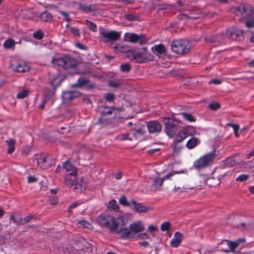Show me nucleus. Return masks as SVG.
Masks as SVG:
<instances>
[{"instance_id":"f257e3e1","label":"nucleus","mask_w":254,"mask_h":254,"mask_svg":"<svg viewBox=\"0 0 254 254\" xmlns=\"http://www.w3.org/2000/svg\"><path fill=\"white\" fill-rule=\"evenodd\" d=\"M115 52H126L127 53V57L131 61L135 63H146L152 62L154 60V56L151 53L147 51L146 47H143L141 51L136 52L134 49L130 50H125L124 48L120 45H117L114 47Z\"/></svg>"},{"instance_id":"f03ea898","label":"nucleus","mask_w":254,"mask_h":254,"mask_svg":"<svg viewBox=\"0 0 254 254\" xmlns=\"http://www.w3.org/2000/svg\"><path fill=\"white\" fill-rule=\"evenodd\" d=\"M229 224L234 228H240L244 230L252 229L254 227V218L251 217V220H248V217L238 214L230 216Z\"/></svg>"},{"instance_id":"7ed1b4c3","label":"nucleus","mask_w":254,"mask_h":254,"mask_svg":"<svg viewBox=\"0 0 254 254\" xmlns=\"http://www.w3.org/2000/svg\"><path fill=\"white\" fill-rule=\"evenodd\" d=\"M62 80L58 77H55L49 82V87H47L44 91L43 98L41 104L39 106V109L43 110L45 108L46 102L52 98L55 94L57 88L60 86Z\"/></svg>"},{"instance_id":"20e7f679","label":"nucleus","mask_w":254,"mask_h":254,"mask_svg":"<svg viewBox=\"0 0 254 254\" xmlns=\"http://www.w3.org/2000/svg\"><path fill=\"white\" fill-rule=\"evenodd\" d=\"M69 253L72 254H83L84 252H90L92 248L85 239L80 237L73 241L71 246L66 248Z\"/></svg>"},{"instance_id":"39448f33","label":"nucleus","mask_w":254,"mask_h":254,"mask_svg":"<svg viewBox=\"0 0 254 254\" xmlns=\"http://www.w3.org/2000/svg\"><path fill=\"white\" fill-rule=\"evenodd\" d=\"M52 63L53 64L62 66L64 69L74 68L79 64L77 60L69 55H64L59 58H53Z\"/></svg>"},{"instance_id":"423d86ee","label":"nucleus","mask_w":254,"mask_h":254,"mask_svg":"<svg viewBox=\"0 0 254 254\" xmlns=\"http://www.w3.org/2000/svg\"><path fill=\"white\" fill-rule=\"evenodd\" d=\"M99 109L100 116L97 124L102 125H107L110 123L111 116L114 111H120L119 108L107 105L100 106Z\"/></svg>"},{"instance_id":"0eeeda50","label":"nucleus","mask_w":254,"mask_h":254,"mask_svg":"<svg viewBox=\"0 0 254 254\" xmlns=\"http://www.w3.org/2000/svg\"><path fill=\"white\" fill-rule=\"evenodd\" d=\"M127 223L128 219L125 216H121L117 218L115 217L110 232L120 234L121 237L123 239L124 233L127 231Z\"/></svg>"},{"instance_id":"6e6552de","label":"nucleus","mask_w":254,"mask_h":254,"mask_svg":"<svg viewBox=\"0 0 254 254\" xmlns=\"http://www.w3.org/2000/svg\"><path fill=\"white\" fill-rule=\"evenodd\" d=\"M216 157V150L214 149L195 160L193 163V167L196 170L200 171L210 165Z\"/></svg>"},{"instance_id":"1a4fd4ad","label":"nucleus","mask_w":254,"mask_h":254,"mask_svg":"<svg viewBox=\"0 0 254 254\" xmlns=\"http://www.w3.org/2000/svg\"><path fill=\"white\" fill-rule=\"evenodd\" d=\"M190 46L188 40L184 39L173 40L171 43L172 51L180 55H184L190 51Z\"/></svg>"},{"instance_id":"9d476101","label":"nucleus","mask_w":254,"mask_h":254,"mask_svg":"<svg viewBox=\"0 0 254 254\" xmlns=\"http://www.w3.org/2000/svg\"><path fill=\"white\" fill-rule=\"evenodd\" d=\"M162 121L164 123V130L166 134L170 137H173L175 134L181 122L174 118L166 117L162 118Z\"/></svg>"},{"instance_id":"9b49d317","label":"nucleus","mask_w":254,"mask_h":254,"mask_svg":"<svg viewBox=\"0 0 254 254\" xmlns=\"http://www.w3.org/2000/svg\"><path fill=\"white\" fill-rule=\"evenodd\" d=\"M234 13L246 19L254 16V7L250 4H241L234 8Z\"/></svg>"},{"instance_id":"f8f14e48","label":"nucleus","mask_w":254,"mask_h":254,"mask_svg":"<svg viewBox=\"0 0 254 254\" xmlns=\"http://www.w3.org/2000/svg\"><path fill=\"white\" fill-rule=\"evenodd\" d=\"M226 35L229 39L236 41H243L245 39V32L238 27H230L227 28Z\"/></svg>"},{"instance_id":"ddd939ff","label":"nucleus","mask_w":254,"mask_h":254,"mask_svg":"<svg viewBox=\"0 0 254 254\" xmlns=\"http://www.w3.org/2000/svg\"><path fill=\"white\" fill-rule=\"evenodd\" d=\"M143 230L144 226L140 221L133 222L129 225V227H127V231L124 233L123 239L133 238L137 233Z\"/></svg>"},{"instance_id":"4468645a","label":"nucleus","mask_w":254,"mask_h":254,"mask_svg":"<svg viewBox=\"0 0 254 254\" xmlns=\"http://www.w3.org/2000/svg\"><path fill=\"white\" fill-rule=\"evenodd\" d=\"M115 217L108 213H103L100 214L97 218V223L102 227L111 230L112 223L114 222Z\"/></svg>"},{"instance_id":"2eb2a0df","label":"nucleus","mask_w":254,"mask_h":254,"mask_svg":"<svg viewBox=\"0 0 254 254\" xmlns=\"http://www.w3.org/2000/svg\"><path fill=\"white\" fill-rule=\"evenodd\" d=\"M10 67L13 71L16 72H27L30 70L29 66L26 63L16 58L11 60Z\"/></svg>"},{"instance_id":"dca6fc26","label":"nucleus","mask_w":254,"mask_h":254,"mask_svg":"<svg viewBox=\"0 0 254 254\" xmlns=\"http://www.w3.org/2000/svg\"><path fill=\"white\" fill-rule=\"evenodd\" d=\"M148 131L151 134H158L162 129L161 124L157 120L149 121L145 122Z\"/></svg>"},{"instance_id":"f3484780","label":"nucleus","mask_w":254,"mask_h":254,"mask_svg":"<svg viewBox=\"0 0 254 254\" xmlns=\"http://www.w3.org/2000/svg\"><path fill=\"white\" fill-rule=\"evenodd\" d=\"M99 32L100 35L105 38L106 42L116 41L120 37V33L115 31L107 32L103 28H100Z\"/></svg>"},{"instance_id":"a211bd4d","label":"nucleus","mask_w":254,"mask_h":254,"mask_svg":"<svg viewBox=\"0 0 254 254\" xmlns=\"http://www.w3.org/2000/svg\"><path fill=\"white\" fill-rule=\"evenodd\" d=\"M131 204L133 205L134 210L138 213H146L151 210V208L144 205L142 203L138 202L134 199H131Z\"/></svg>"},{"instance_id":"6ab92c4d","label":"nucleus","mask_w":254,"mask_h":254,"mask_svg":"<svg viewBox=\"0 0 254 254\" xmlns=\"http://www.w3.org/2000/svg\"><path fill=\"white\" fill-rule=\"evenodd\" d=\"M87 86L89 88H92L94 87V85L92 83H90L89 79L84 76H80L77 80L76 83L72 85L74 87H83Z\"/></svg>"},{"instance_id":"aec40b11","label":"nucleus","mask_w":254,"mask_h":254,"mask_svg":"<svg viewBox=\"0 0 254 254\" xmlns=\"http://www.w3.org/2000/svg\"><path fill=\"white\" fill-rule=\"evenodd\" d=\"M128 41L132 43H139L140 45H143L147 42L144 35H138L135 33H131L130 35L128 38Z\"/></svg>"},{"instance_id":"412c9836","label":"nucleus","mask_w":254,"mask_h":254,"mask_svg":"<svg viewBox=\"0 0 254 254\" xmlns=\"http://www.w3.org/2000/svg\"><path fill=\"white\" fill-rule=\"evenodd\" d=\"M225 242L227 243V245L229 246V249H224L223 251L226 253L233 252L236 254H240L239 252H236L235 249L238 246L240 242H244V240L242 239L237 240L235 242H232L230 240H225Z\"/></svg>"},{"instance_id":"4be33fe9","label":"nucleus","mask_w":254,"mask_h":254,"mask_svg":"<svg viewBox=\"0 0 254 254\" xmlns=\"http://www.w3.org/2000/svg\"><path fill=\"white\" fill-rule=\"evenodd\" d=\"M79 96V93L76 91H64L62 95L64 103H67Z\"/></svg>"},{"instance_id":"5701e85b","label":"nucleus","mask_w":254,"mask_h":254,"mask_svg":"<svg viewBox=\"0 0 254 254\" xmlns=\"http://www.w3.org/2000/svg\"><path fill=\"white\" fill-rule=\"evenodd\" d=\"M38 165L43 170L49 168L51 164L48 161L46 155H41L37 158Z\"/></svg>"},{"instance_id":"b1692460","label":"nucleus","mask_w":254,"mask_h":254,"mask_svg":"<svg viewBox=\"0 0 254 254\" xmlns=\"http://www.w3.org/2000/svg\"><path fill=\"white\" fill-rule=\"evenodd\" d=\"M63 169L66 171V174L78 175L77 168L68 160H66L63 163Z\"/></svg>"},{"instance_id":"393cba45","label":"nucleus","mask_w":254,"mask_h":254,"mask_svg":"<svg viewBox=\"0 0 254 254\" xmlns=\"http://www.w3.org/2000/svg\"><path fill=\"white\" fill-rule=\"evenodd\" d=\"M130 131L132 132L133 135L135 139H138L146 134V131L144 126H140L136 128L130 129Z\"/></svg>"},{"instance_id":"a878e982","label":"nucleus","mask_w":254,"mask_h":254,"mask_svg":"<svg viewBox=\"0 0 254 254\" xmlns=\"http://www.w3.org/2000/svg\"><path fill=\"white\" fill-rule=\"evenodd\" d=\"M182 240V234L179 232H176L174 234V238L170 241V246L173 248H177L181 244Z\"/></svg>"},{"instance_id":"bb28decb","label":"nucleus","mask_w":254,"mask_h":254,"mask_svg":"<svg viewBox=\"0 0 254 254\" xmlns=\"http://www.w3.org/2000/svg\"><path fill=\"white\" fill-rule=\"evenodd\" d=\"M77 175L66 174L64 176V184L69 188L72 187L77 179Z\"/></svg>"},{"instance_id":"cd10ccee","label":"nucleus","mask_w":254,"mask_h":254,"mask_svg":"<svg viewBox=\"0 0 254 254\" xmlns=\"http://www.w3.org/2000/svg\"><path fill=\"white\" fill-rule=\"evenodd\" d=\"M86 187V184L82 179H76L74 183V190L77 193H81L85 190Z\"/></svg>"},{"instance_id":"c85d7f7f","label":"nucleus","mask_w":254,"mask_h":254,"mask_svg":"<svg viewBox=\"0 0 254 254\" xmlns=\"http://www.w3.org/2000/svg\"><path fill=\"white\" fill-rule=\"evenodd\" d=\"M199 143L200 141L197 138L193 137L188 141L186 147L189 149H191L195 147Z\"/></svg>"},{"instance_id":"c756f323","label":"nucleus","mask_w":254,"mask_h":254,"mask_svg":"<svg viewBox=\"0 0 254 254\" xmlns=\"http://www.w3.org/2000/svg\"><path fill=\"white\" fill-rule=\"evenodd\" d=\"M186 137L187 135L182 129L179 131L175 136L173 142L180 143L182 142Z\"/></svg>"},{"instance_id":"7c9ffc66","label":"nucleus","mask_w":254,"mask_h":254,"mask_svg":"<svg viewBox=\"0 0 254 254\" xmlns=\"http://www.w3.org/2000/svg\"><path fill=\"white\" fill-rule=\"evenodd\" d=\"M7 146L8 147V150L7 151V154L12 153L15 150V141L14 139L10 138L9 140L5 141Z\"/></svg>"},{"instance_id":"2f4dec72","label":"nucleus","mask_w":254,"mask_h":254,"mask_svg":"<svg viewBox=\"0 0 254 254\" xmlns=\"http://www.w3.org/2000/svg\"><path fill=\"white\" fill-rule=\"evenodd\" d=\"M40 18L43 21L50 22L53 19V16L51 13L45 10L41 13Z\"/></svg>"},{"instance_id":"473e14b6","label":"nucleus","mask_w":254,"mask_h":254,"mask_svg":"<svg viewBox=\"0 0 254 254\" xmlns=\"http://www.w3.org/2000/svg\"><path fill=\"white\" fill-rule=\"evenodd\" d=\"M237 164L236 161L234 157L227 158L224 161L225 167L231 168Z\"/></svg>"},{"instance_id":"72a5a7b5","label":"nucleus","mask_w":254,"mask_h":254,"mask_svg":"<svg viewBox=\"0 0 254 254\" xmlns=\"http://www.w3.org/2000/svg\"><path fill=\"white\" fill-rule=\"evenodd\" d=\"M124 18L126 20L129 22L139 21L140 19L138 14L132 13L126 14L124 16Z\"/></svg>"},{"instance_id":"f704fd0d","label":"nucleus","mask_w":254,"mask_h":254,"mask_svg":"<svg viewBox=\"0 0 254 254\" xmlns=\"http://www.w3.org/2000/svg\"><path fill=\"white\" fill-rule=\"evenodd\" d=\"M15 45L14 40L11 38H9L4 41L3 46L6 49H10L14 48Z\"/></svg>"},{"instance_id":"c9c22d12","label":"nucleus","mask_w":254,"mask_h":254,"mask_svg":"<svg viewBox=\"0 0 254 254\" xmlns=\"http://www.w3.org/2000/svg\"><path fill=\"white\" fill-rule=\"evenodd\" d=\"M10 220L12 221L17 226H20L23 223V218L19 215H11Z\"/></svg>"},{"instance_id":"e433bc0d","label":"nucleus","mask_w":254,"mask_h":254,"mask_svg":"<svg viewBox=\"0 0 254 254\" xmlns=\"http://www.w3.org/2000/svg\"><path fill=\"white\" fill-rule=\"evenodd\" d=\"M152 50L153 52H156L158 54H162L165 53L166 48L164 45L160 44L153 47Z\"/></svg>"},{"instance_id":"4c0bfd02","label":"nucleus","mask_w":254,"mask_h":254,"mask_svg":"<svg viewBox=\"0 0 254 254\" xmlns=\"http://www.w3.org/2000/svg\"><path fill=\"white\" fill-rule=\"evenodd\" d=\"M107 206L108 209L114 210L115 212H118L119 210V206L117 204V201L114 199L110 201Z\"/></svg>"},{"instance_id":"58836bf2","label":"nucleus","mask_w":254,"mask_h":254,"mask_svg":"<svg viewBox=\"0 0 254 254\" xmlns=\"http://www.w3.org/2000/svg\"><path fill=\"white\" fill-rule=\"evenodd\" d=\"M180 115L184 120L189 122H195L196 121L195 118L190 113L184 112L180 113Z\"/></svg>"},{"instance_id":"ea45409f","label":"nucleus","mask_w":254,"mask_h":254,"mask_svg":"<svg viewBox=\"0 0 254 254\" xmlns=\"http://www.w3.org/2000/svg\"><path fill=\"white\" fill-rule=\"evenodd\" d=\"M164 181V179L156 178L153 180L152 187L155 189H158L162 185Z\"/></svg>"},{"instance_id":"a19ab883","label":"nucleus","mask_w":254,"mask_h":254,"mask_svg":"<svg viewBox=\"0 0 254 254\" xmlns=\"http://www.w3.org/2000/svg\"><path fill=\"white\" fill-rule=\"evenodd\" d=\"M79 9L86 13L95 11V9L92 8V5H86L85 4H80Z\"/></svg>"},{"instance_id":"79ce46f5","label":"nucleus","mask_w":254,"mask_h":254,"mask_svg":"<svg viewBox=\"0 0 254 254\" xmlns=\"http://www.w3.org/2000/svg\"><path fill=\"white\" fill-rule=\"evenodd\" d=\"M187 135V137L189 136H193L195 134V130L194 127L192 126H188L182 129Z\"/></svg>"},{"instance_id":"37998d69","label":"nucleus","mask_w":254,"mask_h":254,"mask_svg":"<svg viewBox=\"0 0 254 254\" xmlns=\"http://www.w3.org/2000/svg\"><path fill=\"white\" fill-rule=\"evenodd\" d=\"M119 203L124 206H129L131 204V200L128 202L125 195H122L119 199Z\"/></svg>"},{"instance_id":"c03bdc74","label":"nucleus","mask_w":254,"mask_h":254,"mask_svg":"<svg viewBox=\"0 0 254 254\" xmlns=\"http://www.w3.org/2000/svg\"><path fill=\"white\" fill-rule=\"evenodd\" d=\"M66 27H69V31L74 36L79 37L80 33L79 29L75 27H69V25H66Z\"/></svg>"},{"instance_id":"a18cd8bd","label":"nucleus","mask_w":254,"mask_h":254,"mask_svg":"<svg viewBox=\"0 0 254 254\" xmlns=\"http://www.w3.org/2000/svg\"><path fill=\"white\" fill-rule=\"evenodd\" d=\"M131 69V66L128 63L123 64L120 66V70L123 72H128L130 71Z\"/></svg>"},{"instance_id":"49530a36","label":"nucleus","mask_w":254,"mask_h":254,"mask_svg":"<svg viewBox=\"0 0 254 254\" xmlns=\"http://www.w3.org/2000/svg\"><path fill=\"white\" fill-rule=\"evenodd\" d=\"M245 26L249 28L254 27V16L246 19Z\"/></svg>"},{"instance_id":"de8ad7c7","label":"nucleus","mask_w":254,"mask_h":254,"mask_svg":"<svg viewBox=\"0 0 254 254\" xmlns=\"http://www.w3.org/2000/svg\"><path fill=\"white\" fill-rule=\"evenodd\" d=\"M85 22L86 24L87 25V27L90 30L93 32H95L97 31V26L94 23L88 20H86Z\"/></svg>"},{"instance_id":"09e8293b","label":"nucleus","mask_w":254,"mask_h":254,"mask_svg":"<svg viewBox=\"0 0 254 254\" xmlns=\"http://www.w3.org/2000/svg\"><path fill=\"white\" fill-rule=\"evenodd\" d=\"M170 226L171 223L169 221H166L161 224L160 229L163 232L168 231L170 229Z\"/></svg>"},{"instance_id":"8fccbe9b","label":"nucleus","mask_w":254,"mask_h":254,"mask_svg":"<svg viewBox=\"0 0 254 254\" xmlns=\"http://www.w3.org/2000/svg\"><path fill=\"white\" fill-rule=\"evenodd\" d=\"M29 92L28 90L24 89L19 92L16 97L18 99H22L28 96Z\"/></svg>"},{"instance_id":"3c124183","label":"nucleus","mask_w":254,"mask_h":254,"mask_svg":"<svg viewBox=\"0 0 254 254\" xmlns=\"http://www.w3.org/2000/svg\"><path fill=\"white\" fill-rule=\"evenodd\" d=\"M172 147L173 148V152L176 153H179L182 149V147L179 144V143L175 142L172 144Z\"/></svg>"},{"instance_id":"603ef678","label":"nucleus","mask_w":254,"mask_h":254,"mask_svg":"<svg viewBox=\"0 0 254 254\" xmlns=\"http://www.w3.org/2000/svg\"><path fill=\"white\" fill-rule=\"evenodd\" d=\"M33 37L37 40H41L44 37V33L41 30H38L33 34Z\"/></svg>"},{"instance_id":"864d4df0","label":"nucleus","mask_w":254,"mask_h":254,"mask_svg":"<svg viewBox=\"0 0 254 254\" xmlns=\"http://www.w3.org/2000/svg\"><path fill=\"white\" fill-rule=\"evenodd\" d=\"M249 178V175L247 174H241L236 179V181L243 182Z\"/></svg>"},{"instance_id":"5fc2aeb1","label":"nucleus","mask_w":254,"mask_h":254,"mask_svg":"<svg viewBox=\"0 0 254 254\" xmlns=\"http://www.w3.org/2000/svg\"><path fill=\"white\" fill-rule=\"evenodd\" d=\"M104 97L105 100L109 102H112L115 99V95L112 93H107L105 94Z\"/></svg>"},{"instance_id":"6e6d98bb","label":"nucleus","mask_w":254,"mask_h":254,"mask_svg":"<svg viewBox=\"0 0 254 254\" xmlns=\"http://www.w3.org/2000/svg\"><path fill=\"white\" fill-rule=\"evenodd\" d=\"M210 109L213 111H216L220 108V104L218 103L213 102L209 105Z\"/></svg>"},{"instance_id":"4d7b16f0","label":"nucleus","mask_w":254,"mask_h":254,"mask_svg":"<svg viewBox=\"0 0 254 254\" xmlns=\"http://www.w3.org/2000/svg\"><path fill=\"white\" fill-rule=\"evenodd\" d=\"M58 11L61 15L64 16L65 20L67 22H69L70 21L71 19L69 17V14L67 12L61 10H58Z\"/></svg>"},{"instance_id":"13d9d810","label":"nucleus","mask_w":254,"mask_h":254,"mask_svg":"<svg viewBox=\"0 0 254 254\" xmlns=\"http://www.w3.org/2000/svg\"><path fill=\"white\" fill-rule=\"evenodd\" d=\"M119 139L121 140H132V139L129 137V134L128 133H126L121 134L119 137Z\"/></svg>"},{"instance_id":"bf43d9fd","label":"nucleus","mask_w":254,"mask_h":254,"mask_svg":"<svg viewBox=\"0 0 254 254\" xmlns=\"http://www.w3.org/2000/svg\"><path fill=\"white\" fill-rule=\"evenodd\" d=\"M38 181V178L30 175L27 177V182L28 183H32Z\"/></svg>"},{"instance_id":"052dcab7","label":"nucleus","mask_w":254,"mask_h":254,"mask_svg":"<svg viewBox=\"0 0 254 254\" xmlns=\"http://www.w3.org/2000/svg\"><path fill=\"white\" fill-rule=\"evenodd\" d=\"M109 84L112 87L117 88L120 86V83L118 81H111Z\"/></svg>"},{"instance_id":"680f3d73","label":"nucleus","mask_w":254,"mask_h":254,"mask_svg":"<svg viewBox=\"0 0 254 254\" xmlns=\"http://www.w3.org/2000/svg\"><path fill=\"white\" fill-rule=\"evenodd\" d=\"M34 218V216L32 215L27 216L23 218V223L22 225H24L26 223L29 222L31 219Z\"/></svg>"},{"instance_id":"e2e57ef3","label":"nucleus","mask_w":254,"mask_h":254,"mask_svg":"<svg viewBox=\"0 0 254 254\" xmlns=\"http://www.w3.org/2000/svg\"><path fill=\"white\" fill-rule=\"evenodd\" d=\"M217 41H218L221 44L225 43V39L223 34H221L220 35H218L216 37Z\"/></svg>"},{"instance_id":"0e129e2a","label":"nucleus","mask_w":254,"mask_h":254,"mask_svg":"<svg viewBox=\"0 0 254 254\" xmlns=\"http://www.w3.org/2000/svg\"><path fill=\"white\" fill-rule=\"evenodd\" d=\"M227 126L232 127L234 131H238L239 129V126L236 124H233L232 123H228L227 124Z\"/></svg>"},{"instance_id":"69168bd1","label":"nucleus","mask_w":254,"mask_h":254,"mask_svg":"<svg viewBox=\"0 0 254 254\" xmlns=\"http://www.w3.org/2000/svg\"><path fill=\"white\" fill-rule=\"evenodd\" d=\"M79 205V203L77 202H74L70 205L68 208V211L69 212H71V210L74 209L77 207Z\"/></svg>"},{"instance_id":"338daca9","label":"nucleus","mask_w":254,"mask_h":254,"mask_svg":"<svg viewBox=\"0 0 254 254\" xmlns=\"http://www.w3.org/2000/svg\"><path fill=\"white\" fill-rule=\"evenodd\" d=\"M138 238L140 239H147L149 238V236L146 233H144L139 234Z\"/></svg>"},{"instance_id":"774afa93","label":"nucleus","mask_w":254,"mask_h":254,"mask_svg":"<svg viewBox=\"0 0 254 254\" xmlns=\"http://www.w3.org/2000/svg\"><path fill=\"white\" fill-rule=\"evenodd\" d=\"M221 82V80L218 79H213L209 81L210 84L213 83L216 85L220 84Z\"/></svg>"}]
</instances>
